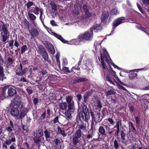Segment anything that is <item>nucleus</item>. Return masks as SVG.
I'll list each match as a JSON object with an SVG mask.
<instances>
[{
	"instance_id": "f257e3e1",
	"label": "nucleus",
	"mask_w": 149,
	"mask_h": 149,
	"mask_svg": "<svg viewBox=\"0 0 149 149\" xmlns=\"http://www.w3.org/2000/svg\"><path fill=\"white\" fill-rule=\"evenodd\" d=\"M101 59L103 70H107L113 72V71L111 65L112 61L110 59L108 52L105 49H103L102 53H101Z\"/></svg>"
},
{
	"instance_id": "f03ea898",
	"label": "nucleus",
	"mask_w": 149,
	"mask_h": 149,
	"mask_svg": "<svg viewBox=\"0 0 149 149\" xmlns=\"http://www.w3.org/2000/svg\"><path fill=\"white\" fill-rule=\"evenodd\" d=\"M0 31L1 32V38L2 43L5 44L7 42L9 37L10 33L7 27L6 24H4L2 21H0Z\"/></svg>"
},
{
	"instance_id": "7ed1b4c3",
	"label": "nucleus",
	"mask_w": 149,
	"mask_h": 149,
	"mask_svg": "<svg viewBox=\"0 0 149 149\" xmlns=\"http://www.w3.org/2000/svg\"><path fill=\"white\" fill-rule=\"evenodd\" d=\"M16 93L14 88L11 87L10 85H6L3 87L0 99L3 100L6 97H12Z\"/></svg>"
},
{
	"instance_id": "20e7f679",
	"label": "nucleus",
	"mask_w": 149,
	"mask_h": 149,
	"mask_svg": "<svg viewBox=\"0 0 149 149\" xmlns=\"http://www.w3.org/2000/svg\"><path fill=\"white\" fill-rule=\"evenodd\" d=\"M78 113L80 121H87L90 119L89 109L86 105H83L78 108Z\"/></svg>"
},
{
	"instance_id": "39448f33",
	"label": "nucleus",
	"mask_w": 149,
	"mask_h": 149,
	"mask_svg": "<svg viewBox=\"0 0 149 149\" xmlns=\"http://www.w3.org/2000/svg\"><path fill=\"white\" fill-rule=\"evenodd\" d=\"M82 135L83 134L81 133V132H79L76 130V131L73 135L72 139V142L73 145L76 146L78 143L81 145H82L81 138V137L84 139V138L82 136Z\"/></svg>"
},
{
	"instance_id": "423d86ee",
	"label": "nucleus",
	"mask_w": 149,
	"mask_h": 149,
	"mask_svg": "<svg viewBox=\"0 0 149 149\" xmlns=\"http://www.w3.org/2000/svg\"><path fill=\"white\" fill-rule=\"evenodd\" d=\"M81 42L91 40L93 38V34L88 31L85 32L83 34H80L78 36Z\"/></svg>"
},
{
	"instance_id": "0eeeda50",
	"label": "nucleus",
	"mask_w": 149,
	"mask_h": 149,
	"mask_svg": "<svg viewBox=\"0 0 149 149\" xmlns=\"http://www.w3.org/2000/svg\"><path fill=\"white\" fill-rule=\"evenodd\" d=\"M125 20L126 19L124 17H121L118 18L114 20L112 24V31L111 33L113 32L115 28L117 26L122 23L125 22Z\"/></svg>"
},
{
	"instance_id": "6e6552de",
	"label": "nucleus",
	"mask_w": 149,
	"mask_h": 149,
	"mask_svg": "<svg viewBox=\"0 0 149 149\" xmlns=\"http://www.w3.org/2000/svg\"><path fill=\"white\" fill-rule=\"evenodd\" d=\"M28 70V68L26 67L23 68L22 64L20 63L15 71L16 75L19 76H22L25 74Z\"/></svg>"
},
{
	"instance_id": "1a4fd4ad",
	"label": "nucleus",
	"mask_w": 149,
	"mask_h": 149,
	"mask_svg": "<svg viewBox=\"0 0 149 149\" xmlns=\"http://www.w3.org/2000/svg\"><path fill=\"white\" fill-rule=\"evenodd\" d=\"M76 130L83 134V133L86 132L87 131L86 125L83 122L80 124H78L76 127Z\"/></svg>"
},
{
	"instance_id": "9d476101",
	"label": "nucleus",
	"mask_w": 149,
	"mask_h": 149,
	"mask_svg": "<svg viewBox=\"0 0 149 149\" xmlns=\"http://www.w3.org/2000/svg\"><path fill=\"white\" fill-rule=\"evenodd\" d=\"M105 128L106 130H109L110 129L109 127L106 125H102L100 126L99 127L98 130L99 132L98 135V138H100L101 134L102 136L104 135L106 136V131Z\"/></svg>"
},
{
	"instance_id": "9b49d317",
	"label": "nucleus",
	"mask_w": 149,
	"mask_h": 149,
	"mask_svg": "<svg viewBox=\"0 0 149 149\" xmlns=\"http://www.w3.org/2000/svg\"><path fill=\"white\" fill-rule=\"evenodd\" d=\"M12 102V105L13 107L18 106L19 107L21 105V100L20 96L18 95H16L13 99Z\"/></svg>"
},
{
	"instance_id": "f8f14e48",
	"label": "nucleus",
	"mask_w": 149,
	"mask_h": 149,
	"mask_svg": "<svg viewBox=\"0 0 149 149\" xmlns=\"http://www.w3.org/2000/svg\"><path fill=\"white\" fill-rule=\"evenodd\" d=\"M109 13L107 11H104L102 12L101 17V21L104 24H106L107 20L109 16Z\"/></svg>"
},
{
	"instance_id": "ddd939ff",
	"label": "nucleus",
	"mask_w": 149,
	"mask_h": 149,
	"mask_svg": "<svg viewBox=\"0 0 149 149\" xmlns=\"http://www.w3.org/2000/svg\"><path fill=\"white\" fill-rule=\"evenodd\" d=\"M16 141V139L14 135L9 136L5 141L4 143L2 144H4V145L7 146L10 145L12 143L15 142Z\"/></svg>"
},
{
	"instance_id": "4468645a",
	"label": "nucleus",
	"mask_w": 149,
	"mask_h": 149,
	"mask_svg": "<svg viewBox=\"0 0 149 149\" xmlns=\"http://www.w3.org/2000/svg\"><path fill=\"white\" fill-rule=\"evenodd\" d=\"M18 106L13 107L11 109L10 113L13 117H17L19 114V111L17 107Z\"/></svg>"
},
{
	"instance_id": "2eb2a0df",
	"label": "nucleus",
	"mask_w": 149,
	"mask_h": 149,
	"mask_svg": "<svg viewBox=\"0 0 149 149\" xmlns=\"http://www.w3.org/2000/svg\"><path fill=\"white\" fill-rule=\"evenodd\" d=\"M88 80V79L86 77H80L74 79L71 82L72 84H76L80 82L87 81Z\"/></svg>"
},
{
	"instance_id": "dca6fc26",
	"label": "nucleus",
	"mask_w": 149,
	"mask_h": 149,
	"mask_svg": "<svg viewBox=\"0 0 149 149\" xmlns=\"http://www.w3.org/2000/svg\"><path fill=\"white\" fill-rule=\"evenodd\" d=\"M93 91H88L86 92L84 96V102L86 103L88 98L92 95Z\"/></svg>"
},
{
	"instance_id": "f3484780",
	"label": "nucleus",
	"mask_w": 149,
	"mask_h": 149,
	"mask_svg": "<svg viewBox=\"0 0 149 149\" xmlns=\"http://www.w3.org/2000/svg\"><path fill=\"white\" fill-rule=\"evenodd\" d=\"M29 110L27 108H24L22 110H20V112L19 115V118L22 119L26 115Z\"/></svg>"
},
{
	"instance_id": "a211bd4d",
	"label": "nucleus",
	"mask_w": 149,
	"mask_h": 149,
	"mask_svg": "<svg viewBox=\"0 0 149 149\" xmlns=\"http://www.w3.org/2000/svg\"><path fill=\"white\" fill-rule=\"evenodd\" d=\"M29 33L33 38L37 37L38 35L39 32L36 29L32 28L29 30Z\"/></svg>"
},
{
	"instance_id": "6ab92c4d",
	"label": "nucleus",
	"mask_w": 149,
	"mask_h": 149,
	"mask_svg": "<svg viewBox=\"0 0 149 149\" xmlns=\"http://www.w3.org/2000/svg\"><path fill=\"white\" fill-rule=\"evenodd\" d=\"M102 28V26L100 25L98 26H93L90 29V31L93 34V31L95 32H97L101 30Z\"/></svg>"
},
{
	"instance_id": "aec40b11",
	"label": "nucleus",
	"mask_w": 149,
	"mask_h": 149,
	"mask_svg": "<svg viewBox=\"0 0 149 149\" xmlns=\"http://www.w3.org/2000/svg\"><path fill=\"white\" fill-rule=\"evenodd\" d=\"M33 134L35 137L41 138L43 135V133L42 130L38 129V130L34 132Z\"/></svg>"
},
{
	"instance_id": "412c9836",
	"label": "nucleus",
	"mask_w": 149,
	"mask_h": 149,
	"mask_svg": "<svg viewBox=\"0 0 149 149\" xmlns=\"http://www.w3.org/2000/svg\"><path fill=\"white\" fill-rule=\"evenodd\" d=\"M109 99V103L110 104L114 105L116 103L117 98L115 95H113V96H111Z\"/></svg>"
},
{
	"instance_id": "4be33fe9",
	"label": "nucleus",
	"mask_w": 149,
	"mask_h": 149,
	"mask_svg": "<svg viewBox=\"0 0 149 149\" xmlns=\"http://www.w3.org/2000/svg\"><path fill=\"white\" fill-rule=\"evenodd\" d=\"M100 115V112H97L95 118H94L93 121L95 122L96 123L98 122H100L102 120V119L103 118V117L102 116V118H101Z\"/></svg>"
},
{
	"instance_id": "5701e85b",
	"label": "nucleus",
	"mask_w": 149,
	"mask_h": 149,
	"mask_svg": "<svg viewBox=\"0 0 149 149\" xmlns=\"http://www.w3.org/2000/svg\"><path fill=\"white\" fill-rule=\"evenodd\" d=\"M134 118L136 121V126L139 125L141 123H143V119H142L139 115H135Z\"/></svg>"
},
{
	"instance_id": "b1692460",
	"label": "nucleus",
	"mask_w": 149,
	"mask_h": 149,
	"mask_svg": "<svg viewBox=\"0 0 149 149\" xmlns=\"http://www.w3.org/2000/svg\"><path fill=\"white\" fill-rule=\"evenodd\" d=\"M79 40L80 39L78 38V36L77 39H72L69 42L68 41L67 43L70 45H78L79 44V42L81 41Z\"/></svg>"
},
{
	"instance_id": "393cba45",
	"label": "nucleus",
	"mask_w": 149,
	"mask_h": 149,
	"mask_svg": "<svg viewBox=\"0 0 149 149\" xmlns=\"http://www.w3.org/2000/svg\"><path fill=\"white\" fill-rule=\"evenodd\" d=\"M28 14L30 20L32 22L33 24L35 26V21L36 19V17L33 13H28Z\"/></svg>"
},
{
	"instance_id": "a878e982",
	"label": "nucleus",
	"mask_w": 149,
	"mask_h": 149,
	"mask_svg": "<svg viewBox=\"0 0 149 149\" xmlns=\"http://www.w3.org/2000/svg\"><path fill=\"white\" fill-rule=\"evenodd\" d=\"M68 110H71L72 113H74L75 111V107L74 105V102L67 104Z\"/></svg>"
},
{
	"instance_id": "bb28decb",
	"label": "nucleus",
	"mask_w": 149,
	"mask_h": 149,
	"mask_svg": "<svg viewBox=\"0 0 149 149\" xmlns=\"http://www.w3.org/2000/svg\"><path fill=\"white\" fill-rule=\"evenodd\" d=\"M106 79L110 83L113 85L115 84L114 81L116 82L114 78L113 77L111 76L110 75L107 76L106 77Z\"/></svg>"
},
{
	"instance_id": "cd10ccee",
	"label": "nucleus",
	"mask_w": 149,
	"mask_h": 149,
	"mask_svg": "<svg viewBox=\"0 0 149 149\" xmlns=\"http://www.w3.org/2000/svg\"><path fill=\"white\" fill-rule=\"evenodd\" d=\"M66 118L68 120H70L72 118L71 114L73 113L71 112V110L67 109L65 111Z\"/></svg>"
},
{
	"instance_id": "c85d7f7f",
	"label": "nucleus",
	"mask_w": 149,
	"mask_h": 149,
	"mask_svg": "<svg viewBox=\"0 0 149 149\" xmlns=\"http://www.w3.org/2000/svg\"><path fill=\"white\" fill-rule=\"evenodd\" d=\"M57 132L58 134H61L63 137H65L67 136V134L65 133L64 130H62L61 128L58 126L57 127Z\"/></svg>"
},
{
	"instance_id": "c756f323",
	"label": "nucleus",
	"mask_w": 149,
	"mask_h": 149,
	"mask_svg": "<svg viewBox=\"0 0 149 149\" xmlns=\"http://www.w3.org/2000/svg\"><path fill=\"white\" fill-rule=\"evenodd\" d=\"M59 107L61 110H64L67 109L68 105L66 102L60 103L59 104Z\"/></svg>"
},
{
	"instance_id": "7c9ffc66",
	"label": "nucleus",
	"mask_w": 149,
	"mask_h": 149,
	"mask_svg": "<svg viewBox=\"0 0 149 149\" xmlns=\"http://www.w3.org/2000/svg\"><path fill=\"white\" fill-rule=\"evenodd\" d=\"M129 127L130 129L132 130V132L136 134V130L135 127H134L133 124L131 122H129L128 123Z\"/></svg>"
},
{
	"instance_id": "2f4dec72",
	"label": "nucleus",
	"mask_w": 149,
	"mask_h": 149,
	"mask_svg": "<svg viewBox=\"0 0 149 149\" xmlns=\"http://www.w3.org/2000/svg\"><path fill=\"white\" fill-rule=\"evenodd\" d=\"M54 36L60 40L63 43H66L68 42V41L64 40L61 35H58L57 33H55Z\"/></svg>"
},
{
	"instance_id": "473e14b6",
	"label": "nucleus",
	"mask_w": 149,
	"mask_h": 149,
	"mask_svg": "<svg viewBox=\"0 0 149 149\" xmlns=\"http://www.w3.org/2000/svg\"><path fill=\"white\" fill-rule=\"evenodd\" d=\"M33 140L34 142V143L37 146H40V143L41 142V138L34 137Z\"/></svg>"
},
{
	"instance_id": "72a5a7b5",
	"label": "nucleus",
	"mask_w": 149,
	"mask_h": 149,
	"mask_svg": "<svg viewBox=\"0 0 149 149\" xmlns=\"http://www.w3.org/2000/svg\"><path fill=\"white\" fill-rule=\"evenodd\" d=\"M136 127L139 130L140 133L141 134H143V128L144 127L143 123H141L140 125L136 126Z\"/></svg>"
},
{
	"instance_id": "f704fd0d",
	"label": "nucleus",
	"mask_w": 149,
	"mask_h": 149,
	"mask_svg": "<svg viewBox=\"0 0 149 149\" xmlns=\"http://www.w3.org/2000/svg\"><path fill=\"white\" fill-rule=\"evenodd\" d=\"M96 106L97 109L99 111H100L102 106L100 101L97 100L96 103Z\"/></svg>"
},
{
	"instance_id": "c9c22d12",
	"label": "nucleus",
	"mask_w": 149,
	"mask_h": 149,
	"mask_svg": "<svg viewBox=\"0 0 149 149\" xmlns=\"http://www.w3.org/2000/svg\"><path fill=\"white\" fill-rule=\"evenodd\" d=\"M125 130H122L120 132V135L122 141L123 142L125 140V137L126 136V134L125 133Z\"/></svg>"
},
{
	"instance_id": "e433bc0d",
	"label": "nucleus",
	"mask_w": 149,
	"mask_h": 149,
	"mask_svg": "<svg viewBox=\"0 0 149 149\" xmlns=\"http://www.w3.org/2000/svg\"><path fill=\"white\" fill-rule=\"evenodd\" d=\"M90 112L92 117V121H93L94 118H95L97 113L95 111H93L92 110H90Z\"/></svg>"
},
{
	"instance_id": "4c0bfd02",
	"label": "nucleus",
	"mask_w": 149,
	"mask_h": 149,
	"mask_svg": "<svg viewBox=\"0 0 149 149\" xmlns=\"http://www.w3.org/2000/svg\"><path fill=\"white\" fill-rule=\"evenodd\" d=\"M38 48L40 54L46 52V50L42 45H40L38 46Z\"/></svg>"
},
{
	"instance_id": "58836bf2",
	"label": "nucleus",
	"mask_w": 149,
	"mask_h": 149,
	"mask_svg": "<svg viewBox=\"0 0 149 149\" xmlns=\"http://www.w3.org/2000/svg\"><path fill=\"white\" fill-rule=\"evenodd\" d=\"M140 28L141 30L146 33L149 36V28L147 27H144L142 26H141Z\"/></svg>"
},
{
	"instance_id": "ea45409f",
	"label": "nucleus",
	"mask_w": 149,
	"mask_h": 149,
	"mask_svg": "<svg viewBox=\"0 0 149 149\" xmlns=\"http://www.w3.org/2000/svg\"><path fill=\"white\" fill-rule=\"evenodd\" d=\"M137 75V74L134 72L133 71L129 74V77L130 79H133L136 77Z\"/></svg>"
},
{
	"instance_id": "a19ab883",
	"label": "nucleus",
	"mask_w": 149,
	"mask_h": 149,
	"mask_svg": "<svg viewBox=\"0 0 149 149\" xmlns=\"http://www.w3.org/2000/svg\"><path fill=\"white\" fill-rule=\"evenodd\" d=\"M42 56V57L44 59L45 61H47L48 58V54L46 51L40 54Z\"/></svg>"
},
{
	"instance_id": "79ce46f5",
	"label": "nucleus",
	"mask_w": 149,
	"mask_h": 149,
	"mask_svg": "<svg viewBox=\"0 0 149 149\" xmlns=\"http://www.w3.org/2000/svg\"><path fill=\"white\" fill-rule=\"evenodd\" d=\"M33 8H34V9H31V12L36 15H38L39 14V8L37 6H36L35 8L33 7Z\"/></svg>"
},
{
	"instance_id": "37998d69",
	"label": "nucleus",
	"mask_w": 149,
	"mask_h": 149,
	"mask_svg": "<svg viewBox=\"0 0 149 149\" xmlns=\"http://www.w3.org/2000/svg\"><path fill=\"white\" fill-rule=\"evenodd\" d=\"M73 98L72 96H68L66 97V100L67 104L74 102L73 100Z\"/></svg>"
},
{
	"instance_id": "c03bdc74",
	"label": "nucleus",
	"mask_w": 149,
	"mask_h": 149,
	"mask_svg": "<svg viewBox=\"0 0 149 149\" xmlns=\"http://www.w3.org/2000/svg\"><path fill=\"white\" fill-rule=\"evenodd\" d=\"M113 73L111 74L112 76H113L114 78H115L119 83L121 84H123V83L119 79V78L117 76L116 74V72L115 71H113Z\"/></svg>"
},
{
	"instance_id": "a18cd8bd",
	"label": "nucleus",
	"mask_w": 149,
	"mask_h": 149,
	"mask_svg": "<svg viewBox=\"0 0 149 149\" xmlns=\"http://www.w3.org/2000/svg\"><path fill=\"white\" fill-rule=\"evenodd\" d=\"M50 5L52 7V10L53 11L55 12L57 10V6L54 2H51L50 3Z\"/></svg>"
},
{
	"instance_id": "49530a36",
	"label": "nucleus",
	"mask_w": 149,
	"mask_h": 149,
	"mask_svg": "<svg viewBox=\"0 0 149 149\" xmlns=\"http://www.w3.org/2000/svg\"><path fill=\"white\" fill-rule=\"evenodd\" d=\"M23 22L24 26H26L28 30H29L31 24L26 19H24Z\"/></svg>"
},
{
	"instance_id": "de8ad7c7",
	"label": "nucleus",
	"mask_w": 149,
	"mask_h": 149,
	"mask_svg": "<svg viewBox=\"0 0 149 149\" xmlns=\"http://www.w3.org/2000/svg\"><path fill=\"white\" fill-rule=\"evenodd\" d=\"M28 48L26 45H23L21 48V53H24L26 51L28 50Z\"/></svg>"
},
{
	"instance_id": "09e8293b",
	"label": "nucleus",
	"mask_w": 149,
	"mask_h": 149,
	"mask_svg": "<svg viewBox=\"0 0 149 149\" xmlns=\"http://www.w3.org/2000/svg\"><path fill=\"white\" fill-rule=\"evenodd\" d=\"M116 93V92L113 90L111 89L108 91H107L106 93V95H110L112 94H114Z\"/></svg>"
},
{
	"instance_id": "8fccbe9b",
	"label": "nucleus",
	"mask_w": 149,
	"mask_h": 149,
	"mask_svg": "<svg viewBox=\"0 0 149 149\" xmlns=\"http://www.w3.org/2000/svg\"><path fill=\"white\" fill-rule=\"evenodd\" d=\"M45 136L46 139H47L50 137V132L47 130H46L44 131Z\"/></svg>"
},
{
	"instance_id": "3c124183",
	"label": "nucleus",
	"mask_w": 149,
	"mask_h": 149,
	"mask_svg": "<svg viewBox=\"0 0 149 149\" xmlns=\"http://www.w3.org/2000/svg\"><path fill=\"white\" fill-rule=\"evenodd\" d=\"M114 146L115 149H118L119 146V144L118 140L115 139L114 141Z\"/></svg>"
},
{
	"instance_id": "603ef678",
	"label": "nucleus",
	"mask_w": 149,
	"mask_h": 149,
	"mask_svg": "<svg viewBox=\"0 0 149 149\" xmlns=\"http://www.w3.org/2000/svg\"><path fill=\"white\" fill-rule=\"evenodd\" d=\"M105 120H107L109 123L110 124L112 125H113L115 124V122H114V120L112 119V118H109L108 119H105Z\"/></svg>"
},
{
	"instance_id": "864d4df0",
	"label": "nucleus",
	"mask_w": 149,
	"mask_h": 149,
	"mask_svg": "<svg viewBox=\"0 0 149 149\" xmlns=\"http://www.w3.org/2000/svg\"><path fill=\"white\" fill-rule=\"evenodd\" d=\"M92 15V13L90 12L88 10L85 11V15L86 17H89Z\"/></svg>"
},
{
	"instance_id": "5fc2aeb1",
	"label": "nucleus",
	"mask_w": 149,
	"mask_h": 149,
	"mask_svg": "<svg viewBox=\"0 0 149 149\" xmlns=\"http://www.w3.org/2000/svg\"><path fill=\"white\" fill-rule=\"evenodd\" d=\"M45 43L48 47V50L52 49L53 48H54V47L51 43L47 41H46Z\"/></svg>"
},
{
	"instance_id": "6e6d98bb",
	"label": "nucleus",
	"mask_w": 149,
	"mask_h": 149,
	"mask_svg": "<svg viewBox=\"0 0 149 149\" xmlns=\"http://www.w3.org/2000/svg\"><path fill=\"white\" fill-rule=\"evenodd\" d=\"M121 120H120L119 121L116 122V125L114 126L113 128L116 127V128H120V126H121Z\"/></svg>"
},
{
	"instance_id": "4d7b16f0",
	"label": "nucleus",
	"mask_w": 149,
	"mask_h": 149,
	"mask_svg": "<svg viewBox=\"0 0 149 149\" xmlns=\"http://www.w3.org/2000/svg\"><path fill=\"white\" fill-rule=\"evenodd\" d=\"M23 146L24 149H30L29 144L26 142H25L23 143Z\"/></svg>"
},
{
	"instance_id": "13d9d810",
	"label": "nucleus",
	"mask_w": 149,
	"mask_h": 149,
	"mask_svg": "<svg viewBox=\"0 0 149 149\" xmlns=\"http://www.w3.org/2000/svg\"><path fill=\"white\" fill-rule=\"evenodd\" d=\"M62 71L65 72H66L67 73H69L70 72V71L68 67H66L65 66H63V67L62 68Z\"/></svg>"
},
{
	"instance_id": "bf43d9fd",
	"label": "nucleus",
	"mask_w": 149,
	"mask_h": 149,
	"mask_svg": "<svg viewBox=\"0 0 149 149\" xmlns=\"http://www.w3.org/2000/svg\"><path fill=\"white\" fill-rule=\"evenodd\" d=\"M14 40L12 39L8 42L9 46L10 47L11 49H13V47Z\"/></svg>"
},
{
	"instance_id": "052dcab7",
	"label": "nucleus",
	"mask_w": 149,
	"mask_h": 149,
	"mask_svg": "<svg viewBox=\"0 0 149 149\" xmlns=\"http://www.w3.org/2000/svg\"><path fill=\"white\" fill-rule=\"evenodd\" d=\"M34 3L30 1H29L26 4L27 9H29L31 6L33 5Z\"/></svg>"
},
{
	"instance_id": "680f3d73",
	"label": "nucleus",
	"mask_w": 149,
	"mask_h": 149,
	"mask_svg": "<svg viewBox=\"0 0 149 149\" xmlns=\"http://www.w3.org/2000/svg\"><path fill=\"white\" fill-rule=\"evenodd\" d=\"M14 128H12L11 127L8 126L7 127L6 129V130L9 133H10L13 130V129Z\"/></svg>"
},
{
	"instance_id": "e2e57ef3",
	"label": "nucleus",
	"mask_w": 149,
	"mask_h": 149,
	"mask_svg": "<svg viewBox=\"0 0 149 149\" xmlns=\"http://www.w3.org/2000/svg\"><path fill=\"white\" fill-rule=\"evenodd\" d=\"M54 142L56 146H58L61 143L60 140L58 138H56Z\"/></svg>"
},
{
	"instance_id": "0e129e2a",
	"label": "nucleus",
	"mask_w": 149,
	"mask_h": 149,
	"mask_svg": "<svg viewBox=\"0 0 149 149\" xmlns=\"http://www.w3.org/2000/svg\"><path fill=\"white\" fill-rule=\"evenodd\" d=\"M68 64V60L66 58H63L62 63L63 66L67 65Z\"/></svg>"
},
{
	"instance_id": "69168bd1",
	"label": "nucleus",
	"mask_w": 149,
	"mask_h": 149,
	"mask_svg": "<svg viewBox=\"0 0 149 149\" xmlns=\"http://www.w3.org/2000/svg\"><path fill=\"white\" fill-rule=\"evenodd\" d=\"M93 134V132H90V131H89L88 132L87 135L86 136V137L87 139H90L91 138H92V135Z\"/></svg>"
},
{
	"instance_id": "338daca9",
	"label": "nucleus",
	"mask_w": 149,
	"mask_h": 149,
	"mask_svg": "<svg viewBox=\"0 0 149 149\" xmlns=\"http://www.w3.org/2000/svg\"><path fill=\"white\" fill-rule=\"evenodd\" d=\"M118 10H117L115 9L114 8L113 9L111 12V15H116L117 14Z\"/></svg>"
},
{
	"instance_id": "774afa93",
	"label": "nucleus",
	"mask_w": 149,
	"mask_h": 149,
	"mask_svg": "<svg viewBox=\"0 0 149 149\" xmlns=\"http://www.w3.org/2000/svg\"><path fill=\"white\" fill-rule=\"evenodd\" d=\"M8 63H12L14 62V60L10 57H8L7 58Z\"/></svg>"
}]
</instances>
